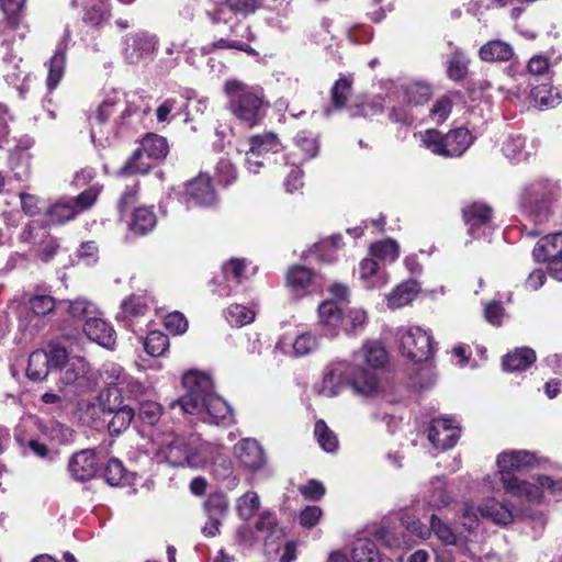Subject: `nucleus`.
<instances>
[{
	"instance_id": "obj_1",
	"label": "nucleus",
	"mask_w": 562,
	"mask_h": 562,
	"mask_svg": "<svg viewBox=\"0 0 562 562\" xmlns=\"http://www.w3.org/2000/svg\"><path fill=\"white\" fill-rule=\"evenodd\" d=\"M182 385L186 393L169 404L171 409L201 416L203 420L223 427L234 424L235 417L232 407L214 392V384L209 374L198 370L188 371L182 376Z\"/></svg>"
},
{
	"instance_id": "obj_2",
	"label": "nucleus",
	"mask_w": 562,
	"mask_h": 562,
	"mask_svg": "<svg viewBox=\"0 0 562 562\" xmlns=\"http://www.w3.org/2000/svg\"><path fill=\"white\" fill-rule=\"evenodd\" d=\"M348 383L356 394L371 396L378 391L379 380L368 369H355L347 361H334L324 370V376L315 391L325 397L337 396Z\"/></svg>"
},
{
	"instance_id": "obj_3",
	"label": "nucleus",
	"mask_w": 562,
	"mask_h": 562,
	"mask_svg": "<svg viewBox=\"0 0 562 562\" xmlns=\"http://www.w3.org/2000/svg\"><path fill=\"white\" fill-rule=\"evenodd\" d=\"M224 92L228 97V111L240 123L254 127L262 121L266 108L269 105L262 88L231 79L225 82Z\"/></svg>"
},
{
	"instance_id": "obj_4",
	"label": "nucleus",
	"mask_w": 562,
	"mask_h": 562,
	"mask_svg": "<svg viewBox=\"0 0 562 562\" xmlns=\"http://www.w3.org/2000/svg\"><path fill=\"white\" fill-rule=\"evenodd\" d=\"M560 195L561 189L555 181L537 178L522 188L519 204L536 222L543 223L552 215V205Z\"/></svg>"
},
{
	"instance_id": "obj_5",
	"label": "nucleus",
	"mask_w": 562,
	"mask_h": 562,
	"mask_svg": "<svg viewBox=\"0 0 562 562\" xmlns=\"http://www.w3.org/2000/svg\"><path fill=\"white\" fill-rule=\"evenodd\" d=\"M420 139L431 153L443 157L461 156L473 142L471 133L464 127L452 130L446 135L436 130H427L420 134Z\"/></svg>"
},
{
	"instance_id": "obj_6",
	"label": "nucleus",
	"mask_w": 562,
	"mask_h": 562,
	"mask_svg": "<svg viewBox=\"0 0 562 562\" xmlns=\"http://www.w3.org/2000/svg\"><path fill=\"white\" fill-rule=\"evenodd\" d=\"M168 151L169 146L165 137L157 134H147L121 172L124 175L145 173L149 170L150 165L143 161L144 156L148 159L162 160L168 155Z\"/></svg>"
},
{
	"instance_id": "obj_7",
	"label": "nucleus",
	"mask_w": 562,
	"mask_h": 562,
	"mask_svg": "<svg viewBox=\"0 0 562 562\" xmlns=\"http://www.w3.org/2000/svg\"><path fill=\"white\" fill-rule=\"evenodd\" d=\"M462 517L463 525L468 529H472L477 522L479 517L490 519L496 525L506 526L514 521L515 515L513 509L505 503L496 501L494 497L485 498L477 507L465 504Z\"/></svg>"
},
{
	"instance_id": "obj_8",
	"label": "nucleus",
	"mask_w": 562,
	"mask_h": 562,
	"mask_svg": "<svg viewBox=\"0 0 562 562\" xmlns=\"http://www.w3.org/2000/svg\"><path fill=\"white\" fill-rule=\"evenodd\" d=\"M532 255L537 261L548 265L552 278L562 281V232L542 237L536 244Z\"/></svg>"
},
{
	"instance_id": "obj_9",
	"label": "nucleus",
	"mask_w": 562,
	"mask_h": 562,
	"mask_svg": "<svg viewBox=\"0 0 562 562\" xmlns=\"http://www.w3.org/2000/svg\"><path fill=\"white\" fill-rule=\"evenodd\" d=\"M401 352L413 361L427 360L432 353L430 335L418 326L403 330L400 339Z\"/></svg>"
},
{
	"instance_id": "obj_10",
	"label": "nucleus",
	"mask_w": 562,
	"mask_h": 562,
	"mask_svg": "<svg viewBox=\"0 0 562 562\" xmlns=\"http://www.w3.org/2000/svg\"><path fill=\"white\" fill-rule=\"evenodd\" d=\"M100 463L94 449H83L71 456L68 472L77 482H88L99 472Z\"/></svg>"
},
{
	"instance_id": "obj_11",
	"label": "nucleus",
	"mask_w": 562,
	"mask_h": 562,
	"mask_svg": "<svg viewBox=\"0 0 562 562\" xmlns=\"http://www.w3.org/2000/svg\"><path fill=\"white\" fill-rule=\"evenodd\" d=\"M460 438V427L450 418L434 419L428 429V439L436 449L447 450Z\"/></svg>"
},
{
	"instance_id": "obj_12",
	"label": "nucleus",
	"mask_w": 562,
	"mask_h": 562,
	"mask_svg": "<svg viewBox=\"0 0 562 562\" xmlns=\"http://www.w3.org/2000/svg\"><path fill=\"white\" fill-rule=\"evenodd\" d=\"M157 44L158 38L156 35L146 32L130 34L124 41L123 55L127 63L136 64L142 58L153 54L157 48Z\"/></svg>"
},
{
	"instance_id": "obj_13",
	"label": "nucleus",
	"mask_w": 562,
	"mask_h": 562,
	"mask_svg": "<svg viewBox=\"0 0 562 562\" xmlns=\"http://www.w3.org/2000/svg\"><path fill=\"white\" fill-rule=\"evenodd\" d=\"M498 475L499 482L507 494L519 498H526L530 502H541V492L535 484L520 480L509 471L498 470Z\"/></svg>"
},
{
	"instance_id": "obj_14",
	"label": "nucleus",
	"mask_w": 562,
	"mask_h": 562,
	"mask_svg": "<svg viewBox=\"0 0 562 562\" xmlns=\"http://www.w3.org/2000/svg\"><path fill=\"white\" fill-rule=\"evenodd\" d=\"M187 203L193 205H211L216 200L215 191L207 175H200L186 186Z\"/></svg>"
},
{
	"instance_id": "obj_15",
	"label": "nucleus",
	"mask_w": 562,
	"mask_h": 562,
	"mask_svg": "<svg viewBox=\"0 0 562 562\" xmlns=\"http://www.w3.org/2000/svg\"><path fill=\"white\" fill-rule=\"evenodd\" d=\"M386 361L387 353L384 347L378 341H369L359 351L353 353L351 366L355 369H363V364L378 369L383 367Z\"/></svg>"
},
{
	"instance_id": "obj_16",
	"label": "nucleus",
	"mask_w": 562,
	"mask_h": 562,
	"mask_svg": "<svg viewBox=\"0 0 562 562\" xmlns=\"http://www.w3.org/2000/svg\"><path fill=\"white\" fill-rule=\"evenodd\" d=\"M493 210L481 202H472L462 207V216L468 226L469 234L479 236L477 231L491 223Z\"/></svg>"
},
{
	"instance_id": "obj_17",
	"label": "nucleus",
	"mask_w": 562,
	"mask_h": 562,
	"mask_svg": "<svg viewBox=\"0 0 562 562\" xmlns=\"http://www.w3.org/2000/svg\"><path fill=\"white\" fill-rule=\"evenodd\" d=\"M278 532L277 518L271 512H262L255 524V532H251L248 527L239 528L238 536L241 540L251 544L256 540H267Z\"/></svg>"
},
{
	"instance_id": "obj_18",
	"label": "nucleus",
	"mask_w": 562,
	"mask_h": 562,
	"mask_svg": "<svg viewBox=\"0 0 562 562\" xmlns=\"http://www.w3.org/2000/svg\"><path fill=\"white\" fill-rule=\"evenodd\" d=\"M190 436L176 437L171 442L160 447L158 457L172 467H189Z\"/></svg>"
},
{
	"instance_id": "obj_19",
	"label": "nucleus",
	"mask_w": 562,
	"mask_h": 562,
	"mask_svg": "<svg viewBox=\"0 0 562 562\" xmlns=\"http://www.w3.org/2000/svg\"><path fill=\"white\" fill-rule=\"evenodd\" d=\"M234 452L239 462L249 470H259L265 464L263 450L254 439L238 441L234 447Z\"/></svg>"
},
{
	"instance_id": "obj_20",
	"label": "nucleus",
	"mask_w": 562,
	"mask_h": 562,
	"mask_svg": "<svg viewBox=\"0 0 562 562\" xmlns=\"http://www.w3.org/2000/svg\"><path fill=\"white\" fill-rule=\"evenodd\" d=\"M359 281L367 290L381 289L389 282V276L373 258H364L359 265Z\"/></svg>"
},
{
	"instance_id": "obj_21",
	"label": "nucleus",
	"mask_w": 562,
	"mask_h": 562,
	"mask_svg": "<svg viewBox=\"0 0 562 562\" xmlns=\"http://www.w3.org/2000/svg\"><path fill=\"white\" fill-rule=\"evenodd\" d=\"M250 148L246 154V165L248 170L251 169L252 157L263 156L269 153H278L281 149V143L274 133L266 132L254 135L249 138Z\"/></svg>"
},
{
	"instance_id": "obj_22",
	"label": "nucleus",
	"mask_w": 562,
	"mask_h": 562,
	"mask_svg": "<svg viewBox=\"0 0 562 562\" xmlns=\"http://www.w3.org/2000/svg\"><path fill=\"white\" fill-rule=\"evenodd\" d=\"M83 331L90 340L105 348L115 344V330L100 317H89L83 324Z\"/></svg>"
},
{
	"instance_id": "obj_23",
	"label": "nucleus",
	"mask_w": 562,
	"mask_h": 562,
	"mask_svg": "<svg viewBox=\"0 0 562 562\" xmlns=\"http://www.w3.org/2000/svg\"><path fill=\"white\" fill-rule=\"evenodd\" d=\"M496 462L498 470L514 472L533 468L537 458L527 450H512L499 453Z\"/></svg>"
},
{
	"instance_id": "obj_24",
	"label": "nucleus",
	"mask_w": 562,
	"mask_h": 562,
	"mask_svg": "<svg viewBox=\"0 0 562 562\" xmlns=\"http://www.w3.org/2000/svg\"><path fill=\"white\" fill-rule=\"evenodd\" d=\"M85 4L82 21L91 26H99L108 19L109 0H71L72 8Z\"/></svg>"
},
{
	"instance_id": "obj_25",
	"label": "nucleus",
	"mask_w": 562,
	"mask_h": 562,
	"mask_svg": "<svg viewBox=\"0 0 562 562\" xmlns=\"http://www.w3.org/2000/svg\"><path fill=\"white\" fill-rule=\"evenodd\" d=\"M216 452L217 449L213 445L201 440V438L195 435L190 436V468L199 469L205 467L214 459Z\"/></svg>"
},
{
	"instance_id": "obj_26",
	"label": "nucleus",
	"mask_w": 562,
	"mask_h": 562,
	"mask_svg": "<svg viewBox=\"0 0 562 562\" xmlns=\"http://www.w3.org/2000/svg\"><path fill=\"white\" fill-rule=\"evenodd\" d=\"M318 314L321 323L327 327V335L335 337L340 327L345 329V315H342L337 302H323L318 307Z\"/></svg>"
},
{
	"instance_id": "obj_27",
	"label": "nucleus",
	"mask_w": 562,
	"mask_h": 562,
	"mask_svg": "<svg viewBox=\"0 0 562 562\" xmlns=\"http://www.w3.org/2000/svg\"><path fill=\"white\" fill-rule=\"evenodd\" d=\"M479 56L485 63L508 61L514 56V48L507 42L492 40L480 47Z\"/></svg>"
},
{
	"instance_id": "obj_28",
	"label": "nucleus",
	"mask_w": 562,
	"mask_h": 562,
	"mask_svg": "<svg viewBox=\"0 0 562 562\" xmlns=\"http://www.w3.org/2000/svg\"><path fill=\"white\" fill-rule=\"evenodd\" d=\"M148 308L147 297L145 295L132 294L121 303V311L117 317L126 323V326L145 315Z\"/></svg>"
},
{
	"instance_id": "obj_29",
	"label": "nucleus",
	"mask_w": 562,
	"mask_h": 562,
	"mask_svg": "<svg viewBox=\"0 0 562 562\" xmlns=\"http://www.w3.org/2000/svg\"><path fill=\"white\" fill-rule=\"evenodd\" d=\"M533 105L540 110L558 106L562 102V93L551 83H541L531 90Z\"/></svg>"
},
{
	"instance_id": "obj_30",
	"label": "nucleus",
	"mask_w": 562,
	"mask_h": 562,
	"mask_svg": "<svg viewBox=\"0 0 562 562\" xmlns=\"http://www.w3.org/2000/svg\"><path fill=\"white\" fill-rule=\"evenodd\" d=\"M536 361V352L531 348L521 347L503 358V368L509 372L522 371Z\"/></svg>"
},
{
	"instance_id": "obj_31",
	"label": "nucleus",
	"mask_w": 562,
	"mask_h": 562,
	"mask_svg": "<svg viewBox=\"0 0 562 562\" xmlns=\"http://www.w3.org/2000/svg\"><path fill=\"white\" fill-rule=\"evenodd\" d=\"M50 369L47 351L38 349L30 355L26 368L29 379L32 381H43Z\"/></svg>"
},
{
	"instance_id": "obj_32",
	"label": "nucleus",
	"mask_w": 562,
	"mask_h": 562,
	"mask_svg": "<svg viewBox=\"0 0 562 562\" xmlns=\"http://www.w3.org/2000/svg\"><path fill=\"white\" fill-rule=\"evenodd\" d=\"M77 214L79 213L74 199L66 198L58 200L47 211L49 221L54 224H64L75 218Z\"/></svg>"
},
{
	"instance_id": "obj_33",
	"label": "nucleus",
	"mask_w": 562,
	"mask_h": 562,
	"mask_svg": "<svg viewBox=\"0 0 562 562\" xmlns=\"http://www.w3.org/2000/svg\"><path fill=\"white\" fill-rule=\"evenodd\" d=\"M418 293L415 281L403 282L396 286L387 297V304L392 308H398L409 304Z\"/></svg>"
},
{
	"instance_id": "obj_34",
	"label": "nucleus",
	"mask_w": 562,
	"mask_h": 562,
	"mask_svg": "<svg viewBox=\"0 0 562 562\" xmlns=\"http://www.w3.org/2000/svg\"><path fill=\"white\" fill-rule=\"evenodd\" d=\"M97 401L100 409L104 414H111L125 406L123 404L122 391L116 385H109L103 389L99 393Z\"/></svg>"
},
{
	"instance_id": "obj_35",
	"label": "nucleus",
	"mask_w": 562,
	"mask_h": 562,
	"mask_svg": "<svg viewBox=\"0 0 562 562\" xmlns=\"http://www.w3.org/2000/svg\"><path fill=\"white\" fill-rule=\"evenodd\" d=\"M66 64V47H58L48 65L47 87L55 89L64 76Z\"/></svg>"
},
{
	"instance_id": "obj_36",
	"label": "nucleus",
	"mask_w": 562,
	"mask_h": 562,
	"mask_svg": "<svg viewBox=\"0 0 562 562\" xmlns=\"http://www.w3.org/2000/svg\"><path fill=\"white\" fill-rule=\"evenodd\" d=\"M156 225V215L148 207H138L134 211L130 228L135 234L145 235Z\"/></svg>"
},
{
	"instance_id": "obj_37",
	"label": "nucleus",
	"mask_w": 562,
	"mask_h": 562,
	"mask_svg": "<svg viewBox=\"0 0 562 562\" xmlns=\"http://www.w3.org/2000/svg\"><path fill=\"white\" fill-rule=\"evenodd\" d=\"M352 559L355 562H390L381 559L374 542L367 539H359L355 542Z\"/></svg>"
},
{
	"instance_id": "obj_38",
	"label": "nucleus",
	"mask_w": 562,
	"mask_h": 562,
	"mask_svg": "<svg viewBox=\"0 0 562 562\" xmlns=\"http://www.w3.org/2000/svg\"><path fill=\"white\" fill-rule=\"evenodd\" d=\"M104 479L111 486H122L130 483V474L121 460L112 458L104 468Z\"/></svg>"
},
{
	"instance_id": "obj_39",
	"label": "nucleus",
	"mask_w": 562,
	"mask_h": 562,
	"mask_svg": "<svg viewBox=\"0 0 562 562\" xmlns=\"http://www.w3.org/2000/svg\"><path fill=\"white\" fill-rule=\"evenodd\" d=\"M120 104L119 100L113 98H109L104 100L98 109L89 116V122L91 125V138L94 140L95 138V127L98 125L104 124L116 111L117 105Z\"/></svg>"
},
{
	"instance_id": "obj_40",
	"label": "nucleus",
	"mask_w": 562,
	"mask_h": 562,
	"mask_svg": "<svg viewBox=\"0 0 562 562\" xmlns=\"http://www.w3.org/2000/svg\"><path fill=\"white\" fill-rule=\"evenodd\" d=\"M430 493L427 496V503L430 507L442 508L448 506L452 498L446 491V483L443 477L436 476L430 481Z\"/></svg>"
},
{
	"instance_id": "obj_41",
	"label": "nucleus",
	"mask_w": 562,
	"mask_h": 562,
	"mask_svg": "<svg viewBox=\"0 0 562 562\" xmlns=\"http://www.w3.org/2000/svg\"><path fill=\"white\" fill-rule=\"evenodd\" d=\"M400 246L391 238L376 241L370 246V256L381 261L393 262L398 258Z\"/></svg>"
},
{
	"instance_id": "obj_42",
	"label": "nucleus",
	"mask_w": 562,
	"mask_h": 562,
	"mask_svg": "<svg viewBox=\"0 0 562 562\" xmlns=\"http://www.w3.org/2000/svg\"><path fill=\"white\" fill-rule=\"evenodd\" d=\"M111 415L113 416L108 423V429L111 435H120L130 427L135 417V412L131 406L125 405L111 413Z\"/></svg>"
},
{
	"instance_id": "obj_43",
	"label": "nucleus",
	"mask_w": 562,
	"mask_h": 562,
	"mask_svg": "<svg viewBox=\"0 0 562 562\" xmlns=\"http://www.w3.org/2000/svg\"><path fill=\"white\" fill-rule=\"evenodd\" d=\"M404 100L414 105L424 104L431 97V89L427 83L413 82L402 87Z\"/></svg>"
},
{
	"instance_id": "obj_44",
	"label": "nucleus",
	"mask_w": 562,
	"mask_h": 562,
	"mask_svg": "<svg viewBox=\"0 0 562 562\" xmlns=\"http://www.w3.org/2000/svg\"><path fill=\"white\" fill-rule=\"evenodd\" d=\"M296 147L303 153L302 160H308L317 156L319 150L318 136L308 131H301L294 138Z\"/></svg>"
},
{
	"instance_id": "obj_45",
	"label": "nucleus",
	"mask_w": 562,
	"mask_h": 562,
	"mask_svg": "<svg viewBox=\"0 0 562 562\" xmlns=\"http://www.w3.org/2000/svg\"><path fill=\"white\" fill-rule=\"evenodd\" d=\"M49 237V232L46 226L40 222L29 223L20 235V240L33 246H42Z\"/></svg>"
},
{
	"instance_id": "obj_46",
	"label": "nucleus",
	"mask_w": 562,
	"mask_h": 562,
	"mask_svg": "<svg viewBox=\"0 0 562 562\" xmlns=\"http://www.w3.org/2000/svg\"><path fill=\"white\" fill-rule=\"evenodd\" d=\"M313 277L312 270L302 266H293L286 273V283L291 289L300 291L311 284Z\"/></svg>"
},
{
	"instance_id": "obj_47",
	"label": "nucleus",
	"mask_w": 562,
	"mask_h": 562,
	"mask_svg": "<svg viewBox=\"0 0 562 562\" xmlns=\"http://www.w3.org/2000/svg\"><path fill=\"white\" fill-rule=\"evenodd\" d=\"M376 537L389 548H409L412 546L411 536L395 529L383 527L376 531Z\"/></svg>"
},
{
	"instance_id": "obj_48",
	"label": "nucleus",
	"mask_w": 562,
	"mask_h": 562,
	"mask_svg": "<svg viewBox=\"0 0 562 562\" xmlns=\"http://www.w3.org/2000/svg\"><path fill=\"white\" fill-rule=\"evenodd\" d=\"M227 498L222 493L211 494L204 503V510L209 519L222 520L227 513Z\"/></svg>"
},
{
	"instance_id": "obj_49",
	"label": "nucleus",
	"mask_w": 562,
	"mask_h": 562,
	"mask_svg": "<svg viewBox=\"0 0 562 562\" xmlns=\"http://www.w3.org/2000/svg\"><path fill=\"white\" fill-rule=\"evenodd\" d=\"M226 321L232 325L236 327L244 326L246 324H249L255 318V313L250 308L240 305V304H233L226 308L224 312Z\"/></svg>"
},
{
	"instance_id": "obj_50",
	"label": "nucleus",
	"mask_w": 562,
	"mask_h": 562,
	"mask_svg": "<svg viewBox=\"0 0 562 562\" xmlns=\"http://www.w3.org/2000/svg\"><path fill=\"white\" fill-rule=\"evenodd\" d=\"M260 499L256 492L249 491L237 499V513L244 520H249L259 509Z\"/></svg>"
},
{
	"instance_id": "obj_51",
	"label": "nucleus",
	"mask_w": 562,
	"mask_h": 562,
	"mask_svg": "<svg viewBox=\"0 0 562 562\" xmlns=\"http://www.w3.org/2000/svg\"><path fill=\"white\" fill-rule=\"evenodd\" d=\"M436 537L441 541L445 546H453L457 543L458 537L452 528L442 521L437 515H431L430 517V528Z\"/></svg>"
},
{
	"instance_id": "obj_52",
	"label": "nucleus",
	"mask_w": 562,
	"mask_h": 562,
	"mask_svg": "<svg viewBox=\"0 0 562 562\" xmlns=\"http://www.w3.org/2000/svg\"><path fill=\"white\" fill-rule=\"evenodd\" d=\"M315 437L319 443V446L326 452H334L338 448V439L337 436L328 428L324 420H318L315 424L314 428Z\"/></svg>"
},
{
	"instance_id": "obj_53",
	"label": "nucleus",
	"mask_w": 562,
	"mask_h": 562,
	"mask_svg": "<svg viewBox=\"0 0 562 562\" xmlns=\"http://www.w3.org/2000/svg\"><path fill=\"white\" fill-rule=\"evenodd\" d=\"M352 80L347 77L339 78L331 88V102L336 110H341L351 93Z\"/></svg>"
},
{
	"instance_id": "obj_54",
	"label": "nucleus",
	"mask_w": 562,
	"mask_h": 562,
	"mask_svg": "<svg viewBox=\"0 0 562 562\" xmlns=\"http://www.w3.org/2000/svg\"><path fill=\"white\" fill-rule=\"evenodd\" d=\"M537 488L541 492V499L549 495L555 501L562 499V479H554L549 475H539L537 477Z\"/></svg>"
},
{
	"instance_id": "obj_55",
	"label": "nucleus",
	"mask_w": 562,
	"mask_h": 562,
	"mask_svg": "<svg viewBox=\"0 0 562 562\" xmlns=\"http://www.w3.org/2000/svg\"><path fill=\"white\" fill-rule=\"evenodd\" d=\"M169 347L168 337L161 331H151L144 340L146 352L153 357H159L165 353Z\"/></svg>"
},
{
	"instance_id": "obj_56",
	"label": "nucleus",
	"mask_w": 562,
	"mask_h": 562,
	"mask_svg": "<svg viewBox=\"0 0 562 562\" xmlns=\"http://www.w3.org/2000/svg\"><path fill=\"white\" fill-rule=\"evenodd\" d=\"M67 311L71 317L86 322L89 317H94L95 306L85 299H77L68 303Z\"/></svg>"
},
{
	"instance_id": "obj_57",
	"label": "nucleus",
	"mask_w": 562,
	"mask_h": 562,
	"mask_svg": "<svg viewBox=\"0 0 562 562\" xmlns=\"http://www.w3.org/2000/svg\"><path fill=\"white\" fill-rule=\"evenodd\" d=\"M86 374V364L82 360L67 362L60 369V380L65 384H72Z\"/></svg>"
},
{
	"instance_id": "obj_58",
	"label": "nucleus",
	"mask_w": 562,
	"mask_h": 562,
	"mask_svg": "<svg viewBox=\"0 0 562 562\" xmlns=\"http://www.w3.org/2000/svg\"><path fill=\"white\" fill-rule=\"evenodd\" d=\"M292 347L295 356H306L317 349L318 339L311 333H303L295 338Z\"/></svg>"
},
{
	"instance_id": "obj_59",
	"label": "nucleus",
	"mask_w": 562,
	"mask_h": 562,
	"mask_svg": "<svg viewBox=\"0 0 562 562\" xmlns=\"http://www.w3.org/2000/svg\"><path fill=\"white\" fill-rule=\"evenodd\" d=\"M525 138L520 135L509 136L503 144L504 155L512 160H520L524 155Z\"/></svg>"
},
{
	"instance_id": "obj_60",
	"label": "nucleus",
	"mask_w": 562,
	"mask_h": 562,
	"mask_svg": "<svg viewBox=\"0 0 562 562\" xmlns=\"http://www.w3.org/2000/svg\"><path fill=\"white\" fill-rule=\"evenodd\" d=\"M231 12L236 15L247 16L262 7L261 0H226Z\"/></svg>"
},
{
	"instance_id": "obj_61",
	"label": "nucleus",
	"mask_w": 562,
	"mask_h": 562,
	"mask_svg": "<svg viewBox=\"0 0 562 562\" xmlns=\"http://www.w3.org/2000/svg\"><path fill=\"white\" fill-rule=\"evenodd\" d=\"M218 181L225 186L231 184L237 178V169L235 165L226 157L221 158L215 167Z\"/></svg>"
},
{
	"instance_id": "obj_62",
	"label": "nucleus",
	"mask_w": 562,
	"mask_h": 562,
	"mask_svg": "<svg viewBox=\"0 0 562 562\" xmlns=\"http://www.w3.org/2000/svg\"><path fill=\"white\" fill-rule=\"evenodd\" d=\"M383 111H384V105H383L382 99L376 98L370 102H366L356 108H351L350 115L352 117H356V116L371 117V116H375V115L383 113Z\"/></svg>"
},
{
	"instance_id": "obj_63",
	"label": "nucleus",
	"mask_w": 562,
	"mask_h": 562,
	"mask_svg": "<svg viewBox=\"0 0 562 562\" xmlns=\"http://www.w3.org/2000/svg\"><path fill=\"white\" fill-rule=\"evenodd\" d=\"M245 268V260L231 259L223 266V273L228 281H234L236 284H239L243 281Z\"/></svg>"
},
{
	"instance_id": "obj_64",
	"label": "nucleus",
	"mask_w": 562,
	"mask_h": 562,
	"mask_svg": "<svg viewBox=\"0 0 562 562\" xmlns=\"http://www.w3.org/2000/svg\"><path fill=\"white\" fill-rule=\"evenodd\" d=\"M402 526L412 535H415L422 539H426L430 536V530L415 516L403 515L401 518Z\"/></svg>"
}]
</instances>
